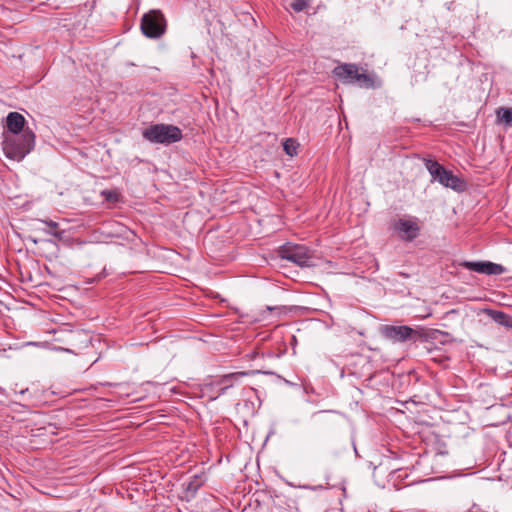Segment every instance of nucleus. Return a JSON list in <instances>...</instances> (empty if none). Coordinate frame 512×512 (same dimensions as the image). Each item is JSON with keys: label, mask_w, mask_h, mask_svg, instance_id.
Returning a JSON list of instances; mask_svg holds the SVG:
<instances>
[{"label": "nucleus", "mask_w": 512, "mask_h": 512, "mask_svg": "<svg viewBox=\"0 0 512 512\" xmlns=\"http://www.w3.org/2000/svg\"><path fill=\"white\" fill-rule=\"evenodd\" d=\"M35 145V134L26 128L21 134L5 137L3 151L5 156L15 161H21L31 152Z\"/></svg>", "instance_id": "1"}, {"label": "nucleus", "mask_w": 512, "mask_h": 512, "mask_svg": "<svg viewBox=\"0 0 512 512\" xmlns=\"http://www.w3.org/2000/svg\"><path fill=\"white\" fill-rule=\"evenodd\" d=\"M142 136L151 143L170 145L182 139V131L177 126L159 123L145 128Z\"/></svg>", "instance_id": "2"}, {"label": "nucleus", "mask_w": 512, "mask_h": 512, "mask_svg": "<svg viewBox=\"0 0 512 512\" xmlns=\"http://www.w3.org/2000/svg\"><path fill=\"white\" fill-rule=\"evenodd\" d=\"M425 167L432 176V181H437L447 188L455 191H463L466 183L464 180L454 175L452 171L447 170L443 165L435 160H426Z\"/></svg>", "instance_id": "3"}, {"label": "nucleus", "mask_w": 512, "mask_h": 512, "mask_svg": "<svg viewBox=\"0 0 512 512\" xmlns=\"http://www.w3.org/2000/svg\"><path fill=\"white\" fill-rule=\"evenodd\" d=\"M333 75L345 84L358 83L360 87L371 88L373 79L366 73H360L359 68L353 63H344L333 69Z\"/></svg>", "instance_id": "4"}, {"label": "nucleus", "mask_w": 512, "mask_h": 512, "mask_svg": "<svg viewBox=\"0 0 512 512\" xmlns=\"http://www.w3.org/2000/svg\"><path fill=\"white\" fill-rule=\"evenodd\" d=\"M278 254L282 259L300 267L313 266V253L304 245L286 243L279 247Z\"/></svg>", "instance_id": "5"}, {"label": "nucleus", "mask_w": 512, "mask_h": 512, "mask_svg": "<svg viewBox=\"0 0 512 512\" xmlns=\"http://www.w3.org/2000/svg\"><path fill=\"white\" fill-rule=\"evenodd\" d=\"M166 27V19L160 10H150L141 18L140 28L147 38H160L166 32Z\"/></svg>", "instance_id": "6"}, {"label": "nucleus", "mask_w": 512, "mask_h": 512, "mask_svg": "<svg viewBox=\"0 0 512 512\" xmlns=\"http://www.w3.org/2000/svg\"><path fill=\"white\" fill-rule=\"evenodd\" d=\"M379 331L385 339L393 343H404L409 340L416 341L421 336L417 330L407 325H382Z\"/></svg>", "instance_id": "7"}, {"label": "nucleus", "mask_w": 512, "mask_h": 512, "mask_svg": "<svg viewBox=\"0 0 512 512\" xmlns=\"http://www.w3.org/2000/svg\"><path fill=\"white\" fill-rule=\"evenodd\" d=\"M341 422L342 415L335 410H321L312 415L313 426L322 433L335 431Z\"/></svg>", "instance_id": "8"}, {"label": "nucleus", "mask_w": 512, "mask_h": 512, "mask_svg": "<svg viewBox=\"0 0 512 512\" xmlns=\"http://www.w3.org/2000/svg\"><path fill=\"white\" fill-rule=\"evenodd\" d=\"M393 229L398 234L400 239L407 242H412L414 239H416L421 231V227L416 218H400L394 222Z\"/></svg>", "instance_id": "9"}, {"label": "nucleus", "mask_w": 512, "mask_h": 512, "mask_svg": "<svg viewBox=\"0 0 512 512\" xmlns=\"http://www.w3.org/2000/svg\"><path fill=\"white\" fill-rule=\"evenodd\" d=\"M461 266L484 275H501L506 272L504 266L490 261H464Z\"/></svg>", "instance_id": "10"}, {"label": "nucleus", "mask_w": 512, "mask_h": 512, "mask_svg": "<svg viewBox=\"0 0 512 512\" xmlns=\"http://www.w3.org/2000/svg\"><path fill=\"white\" fill-rule=\"evenodd\" d=\"M25 118L18 112H10L6 117V127L12 135L21 134L25 129Z\"/></svg>", "instance_id": "11"}, {"label": "nucleus", "mask_w": 512, "mask_h": 512, "mask_svg": "<svg viewBox=\"0 0 512 512\" xmlns=\"http://www.w3.org/2000/svg\"><path fill=\"white\" fill-rule=\"evenodd\" d=\"M207 476L205 473L193 475L187 483H185V491L188 497H194L198 490L206 483Z\"/></svg>", "instance_id": "12"}, {"label": "nucleus", "mask_w": 512, "mask_h": 512, "mask_svg": "<svg viewBox=\"0 0 512 512\" xmlns=\"http://www.w3.org/2000/svg\"><path fill=\"white\" fill-rule=\"evenodd\" d=\"M248 375L247 372H236V373H230L225 376H223L218 382V394L223 395L225 394L226 390L229 389L234 385V382L238 379H240L243 376Z\"/></svg>", "instance_id": "13"}, {"label": "nucleus", "mask_w": 512, "mask_h": 512, "mask_svg": "<svg viewBox=\"0 0 512 512\" xmlns=\"http://www.w3.org/2000/svg\"><path fill=\"white\" fill-rule=\"evenodd\" d=\"M487 314L498 324L512 328V317L502 311L488 309Z\"/></svg>", "instance_id": "14"}, {"label": "nucleus", "mask_w": 512, "mask_h": 512, "mask_svg": "<svg viewBox=\"0 0 512 512\" xmlns=\"http://www.w3.org/2000/svg\"><path fill=\"white\" fill-rule=\"evenodd\" d=\"M497 122L506 127L512 126V108L500 107L496 110Z\"/></svg>", "instance_id": "15"}, {"label": "nucleus", "mask_w": 512, "mask_h": 512, "mask_svg": "<svg viewBox=\"0 0 512 512\" xmlns=\"http://www.w3.org/2000/svg\"><path fill=\"white\" fill-rule=\"evenodd\" d=\"M298 143L296 142V140L292 139V138H287L284 142H283V150L285 151V153L289 156H295L297 155V149H298Z\"/></svg>", "instance_id": "16"}, {"label": "nucleus", "mask_w": 512, "mask_h": 512, "mask_svg": "<svg viewBox=\"0 0 512 512\" xmlns=\"http://www.w3.org/2000/svg\"><path fill=\"white\" fill-rule=\"evenodd\" d=\"M44 224H46L49 228V230L46 231V233L55 236L57 238L62 237V233L58 231V223L53 220H41Z\"/></svg>", "instance_id": "17"}, {"label": "nucleus", "mask_w": 512, "mask_h": 512, "mask_svg": "<svg viewBox=\"0 0 512 512\" xmlns=\"http://www.w3.org/2000/svg\"><path fill=\"white\" fill-rule=\"evenodd\" d=\"M309 5V0H294L292 3H291V8L295 11V12H301L303 11L305 8H307Z\"/></svg>", "instance_id": "18"}, {"label": "nucleus", "mask_w": 512, "mask_h": 512, "mask_svg": "<svg viewBox=\"0 0 512 512\" xmlns=\"http://www.w3.org/2000/svg\"><path fill=\"white\" fill-rule=\"evenodd\" d=\"M101 195L108 202H117L118 201V193L114 190H103Z\"/></svg>", "instance_id": "19"}, {"label": "nucleus", "mask_w": 512, "mask_h": 512, "mask_svg": "<svg viewBox=\"0 0 512 512\" xmlns=\"http://www.w3.org/2000/svg\"><path fill=\"white\" fill-rule=\"evenodd\" d=\"M263 373L264 374H272V372H267V371H264Z\"/></svg>", "instance_id": "20"}]
</instances>
